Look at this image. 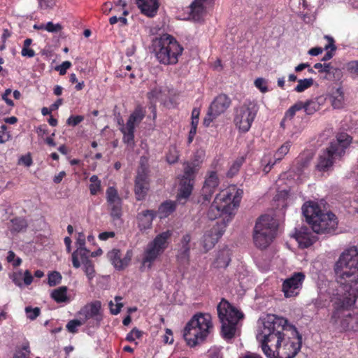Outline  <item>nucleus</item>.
<instances>
[{
    "label": "nucleus",
    "mask_w": 358,
    "mask_h": 358,
    "mask_svg": "<svg viewBox=\"0 0 358 358\" xmlns=\"http://www.w3.org/2000/svg\"><path fill=\"white\" fill-rule=\"evenodd\" d=\"M339 292H350L358 285V249L353 246L345 250L334 264Z\"/></svg>",
    "instance_id": "1"
},
{
    "label": "nucleus",
    "mask_w": 358,
    "mask_h": 358,
    "mask_svg": "<svg viewBox=\"0 0 358 358\" xmlns=\"http://www.w3.org/2000/svg\"><path fill=\"white\" fill-rule=\"evenodd\" d=\"M291 332L271 345L262 346V351L268 358H294L302 345L301 335L295 327H290Z\"/></svg>",
    "instance_id": "2"
},
{
    "label": "nucleus",
    "mask_w": 358,
    "mask_h": 358,
    "mask_svg": "<svg viewBox=\"0 0 358 358\" xmlns=\"http://www.w3.org/2000/svg\"><path fill=\"white\" fill-rule=\"evenodd\" d=\"M302 213L312 230L316 234H329L334 231L337 220L332 213H324L318 205L308 202L303 205Z\"/></svg>",
    "instance_id": "3"
},
{
    "label": "nucleus",
    "mask_w": 358,
    "mask_h": 358,
    "mask_svg": "<svg viewBox=\"0 0 358 358\" xmlns=\"http://www.w3.org/2000/svg\"><path fill=\"white\" fill-rule=\"evenodd\" d=\"M212 328V317L210 314L196 313L186 324L183 337L189 346L194 347L206 339Z\"/></svg>",
    "instance_id": "4"
},
{
    "label": "nucleus",
    "mask_w": 358,
    "mask_h": 358,
    "mask_svg": "<svg viewBox=\"0 0 358 358\" xmlns=\"http://www.w3.org/2000/svg\"><path fill=\"white\" fill-rule=\"evenodd\" d=\"M152 51L159 63L164 65L176 64L183 48L169 34H163L152 40Z\"/></svg>",
    "instance_id": "5"
},
{
    "label": "nucleus",
    "mask_w": 358,
    "mask_h": 358,
    "mask_svg": "<svg viewBox=\"0 0 358 358\" xmlns=\"http://www.w3.org/2000/svg\"><path fill=\"white\" fill-rule=\"evenodd\" d=\"M351 141L352 138L348 134H339L336 139L320 153L316 169L319 171H328L337 160L341 159Z\"/></svg>",
    "instance_id": "6"
},
{
    "label": "nucleus",
    "mask_w": 358,
    "mask_h": 358,
    "mask_svg": "<svg viewBox=\"0 0 358 358\" xmlns=\"http://www.w3.org/2000/svg\"><path fill=\"white\" fill-rule=\"evenodd\" d=\"M290 327L287 324V320L283 317L275 315H268L263 322V328L257 338L261 340V347L266 345H271L286 334L291 332Z\"/></svg>",
    "instance_id": "7"
},
{
    "label": "nucleus",
    "mask_w": 358,
    "mask_h": 358,
    "mask_svg": "<svg viewBox=\"0 0 358 358\" xmlns=\"http://www.w3.org/2000/svg\"><path fill=\"white\" fill-rule=\"evenodd\" d=\"M217 310L222 324V335L224 339H231L236 334L238 323L243 317V314L225 299L219 303Z\"/></svg>",
    "instance_id": "8"
},
{
    "label": "nucleus",
    "mask_w": 358,
    "mask_h": 358,
    "mask_svg": "<svg viewBox=\"0 0 358 358\" xmlns=\"http://www.w3.org/2000/svg\"><path fill=\"white\" fill-rule=\"evenodd\" d=\"M204 152L196 151L192 162L184 164L183 174L180 177L177 199L180 202H185L192 194L194 185L196 174L199 171V165L203 161Z\"/></svg>",
    "instance_id": "9"
},
{
    "label": "nucleus",
    "mask_w": 358,
    "mask_h": 358,
    "mask_svg": "<svg viewBox=\"0 0 358 358\" xmlns=\"http://www.w3.org/2000/svg\"><path fill=\"white\" fill-rule=\"evenodd\" d=\"M331 320L341 331H358V313L337 299L334 303Z\"/></svg>",
    "instance_id": "10"
},
{
    "label": "nucleus",
    "mask_w": 358,
    "mask_h": 358,
    "mask_svg": "<svg viewBox=\"0 0 358 358\" xmlns=\"http://www.w3.org/2000/svg\"><path fill=\"white\" fill-rule=\"evenodd\" d=\"M278 224L268 215L261 216L254 228L253 239L255 245L260 249L266 248L275 238Z\"/></svg>",
    "instance_id": "11"
},
{
    "label": "nucleus",
    "mask_w": 358,
    "mask_h": 358,
    "mask_svg": "<svg viewBox=\"0 0 358 358\" xmlns=\"http://www.w3.org/2000/svg\"><path fill=\"white\" fill-rule=\"evenodd\" d=\"M172 235L170 230L158 234L150 242L145 249L142 260L143 266L151 268L152 263L159 257L168 246V240Z\"/></svg>",
    "instance_id": "12"
},
{
    "label": "nucleus",
    "mask_w": 358,
    "mask_h": 358,
    "mask_svg": "<svg viewBox=\"0 0 358 358\" xmlns=\"http://www.w3.org/2000/svg\"><path fill=\"white\" fill-rule=\"evenodd\" d=\"M257 113V105L252 101H246L234 111L235 125L243 132H247Z\"/></svg>",
    "instance_id": "13"
},
{
    "label": "nucleus",
    "mask_w": 358,
    "mask_h": 358,
    "mask_svg": "<svg viewBox=\"0 0 358 358\" xmlns=\"http://www.w3.org/2000/svg\"><path fill=\"white\" fill-rule=\"evenodd\" d=\"M145 116V110L140 106H138L133 113L129 115L126 124H122L120 129L123 134L122 141L128 146H134V131Z\"/></svg>",
    "instance_id": "14"
},
{
    "label": "nucleus",
    "mask_w": 358,
    "mask_h": 358,
    "mask_svg": "<svg viewBox=\"0 0 358 358\" xmlns=\"http://www.w3.org/2000/svg\"><path fill=\"white\" fill-rule=\"evenodd\" d=\"M101 308V302L98 301L87 303L78 313L80 320L83 322V324H85L87 323L90 320L92 319L93 322L90 321L88 325L90 327H99L103 320Z\"/></svg>",
    "instance_id": "15"
},
{
    "label": "nucleus",
    "mask_w": 358,
    "mask_h": 358,
    "mask_svg": "<svg viewBox=\"0 0 358 358\" xmlns=\"http://www.w3.org/2000/svg\"><path fill=\"white\" fill-rule=\"evenodd\" d=\"M231 99L226 94L218 95L210 105L203 124L208 127L210 123L229 107Z\"/></svg>",
    "instance_id": "16"
},
{
    "label": "nucleus",
    "mask_w": 358,
    "mask_h": 358,
    "mask_svg": "<svg viewBox=\"0 0 358 358\" xmlns=\"http://www.w3.org/2000/svg\"><path fill=\"white\" fill-rule=\"evenodd\" d=\"M145 157H141V166L138 168L135 180L134 192L138 201L145 199L149 189L148 171L143 164Z\"/></svg>",
    "instance_id": "17"
},
{
    "label": "nucleus",
    "mask_w": 358,
    "mask_h": 358,
    "mask_svg": "<svg viewBox=\"0 0 358 358\" xmlns=\"http://www.w3.org/2000/svg\"><path fill=\"white\" fill-rule=\"evenodd\" d=\"M219 183L217 173L215 171L208 172L201 190V196L198 202L202 205L209 203L213 194L217 190Z\"/></svg>",
    "instance_id": "18"
},
{
    "label": "nucleus",
    "mask_w": 358,
    "mask_h": 358,
    "mask_svg": "<svg viewBox=\"0 0 358 358\" xmlns=\"http://www.w3.org/2000/svg\"><path fill=\"white\" fill-rule=\"evenodd\" d=\"M305 279L302 272L294 273L290 278L286 279L282 284V292L285 297H292L299 294Z\"/></svg>",
    "instance_id": "19"
},
{
    "label": "nucleus",
    "mask_w": 358,
    "mask_h": 358,
    "mask_svg": "<svg viewBox=\"0 0 358 358\" xmlns=\"http://www.w3.org/2000/svg\"><path fill=\"white\" fill-rule=\"evenodd\" d=\"M107 257L113 266L120 271L124 269L129 265L132 257V252L128 250L122 258L120 250L113 249L108 252Z\"/></svg>",
    "instance_id": "20"
},
{
    "label": "nucleus",
    "mask_w": 358,
    "mask_h": 358,
    "mask_svg": "<svg viewBox=\"0 0 358 358\" xmlns=\"http://www.w3.org/2000/svg\"><path fill=\"white\" fill-rule=\"evenodd\" d=\"M294 237L301 248H308L317 240L316 236L307 226H302L299 229H296Z\"/></svg>",
    "instance_id": "21"
},
{
    "label": "nucleus",
    "mask_w": 358,
    "mask_h": 358,
    "mask_svg": "<svg viewBox=\"0 0 358 358\" xmlns=\"http://www.w3.org/2000/svg\"><path fill=\"white\" fill-rule=\"evenodd\" d=\"M191 236L189 234H185L179 244V249L177 255V259L180 264L187 265L189 262Z\"/></svg>",
    "instance_id": "22"
},
{
    "label": "nucleus",
    "mask_w": 358,
    "mask_h": 358,
    "mask_svg": "<svg viewBox=\"0 0 358 358\" xmlns=\"http://www.w3.org/2000/svg\"><path fill=\"white\" fill-rule=\"evenodd\" d=\"M223 231L220 229L218 225L213 226L203 235V247L206 251H208L214 247L218 239L222 236Z\"/></svg>",
    "instance_id": "23"
},
{
    "label": "nucleus",
    "mask_w": 358,
    "mask_h": 358,
    "mask_svg": "<svg viewBox=\"0 0 358 358\" xmlns=\"http://www.w3.org/2000/svg\"><path fill=\"white\" fill-rule=\"evenodd\" d=\"M338 296L336 298L345 305L352 308L355 306L358 308V285L352 288L350 292H343L338 294Z\"/></svg>",
    "instance_id": "24"
},
{
    "label": "nucleus",
    "mask_w": 358,
    "mask_h": 358,
    "mask_svg": "<svg viewBox=\"0 0 358 358\" xmlns=\"http://www.w3.org/2000/svg\"><path fill=\"white\" fill-rule=\"evenodd\" d=\"M141 13L148 17L155 16L159 8L158 0H136Z\"/></svg>",
    "instance_id": "25"
},
{
    "label": "nucleus",
    "mask_w": 358,
    "mask_h": 358,
    "mask_svg": "<svg viewBox=\"0 0 358 358\" xmlns=\"http://www.w3.org/2000/svg\"><path fill=\"white\" fill-rule=\"evenodd\" d=\"M156 216V213L152 210H145L137 215L138 227L141 230L151 227L152 221Z\"/></svg>",
    "instance_id": "26"
},
{
    "label": "nucleus",
    "mask_w": 358,
    "mask_h": 358,
    "mask_svg": "<svg viewBox=\"0 0 358 358\" xmlns=\"http://www.w3.org/2000/svg\"><path fill=\"white\" fill-rule=\"evenodd\" d=\"M231 262V252L228 248L220 250L216 259V266L219 268H226Z\"/></svg>",
    "instance_id": "27"
},
{
    "label": "nucleus",
    "mask_w": 358,
    "mask_h": 358,
    "mask_svg": "<svg viewBox=\"0 0 358 358\" xmlns=\"http://www.w3.org/2000/svg\"><path fill=\"white\" fill-rule=\"evenodd\" d=\"M331 104L334 108L340 109L344 106V94L342 87H338L332 92Z\"/></svg>",
    "instance_id": "28"
},
{
    "label": "nucleus",
    "mask_w": 358,
    "mask_h": 358,
    "mask_svg": "<svg viewBox=\"0 0 358 358\" xmlns=\"http://www.w3.org/2000/svg\"><path fill=\"white\" fill-rule=\"evenodd\" d=\"M191 15L195 21H199L206 13V8L203 4L193 1L190 6Z\"/></svg>",
    "instance_id": "29"
},
{
    "label": "nucleus",
    "mask_w": 358,
    "mask_h": 358,
    "mask_svg": "<svg viewBox=\"0 0 358 358\" xmlns=\"http://www.w3.org/2000/svg\"><path fill=\"white\" fill-rule=\"evenodd\" d=\"M176 209V203L173 201H166L160 205L158 214L160 218L168 217Z\"/></svg>",
    "instance_id": "30"
},
{
    "label": "nucleus",
    "mask_w": 358,
    "mask_h": 358,
    "mask_svg": "<svg viewBox=\"0 0 358 358\" xmlns=\"http://www.w3.org/2000/svg\"><path fill=\"white\" fill-rule=\"evenodd\" d=\"M66 292V287H59L52 292L51 296L57 303L65 302L68 300Z\"/></svg>",
    "instance_id": "31"
},
{
    "label": "nucleus",
    "mask_w": 358,
    "mask_h": 358,
    "mask_svg": "<svg viewBox=\"0 0 358 358\" xmlns=\"http://www.w3.org/2000/svg\"><path fill=\"white\" fill-rule=\"evenodd\" d=\"M106 194L108 205L122 202V199L120 197L117 190L114 187H108Z\"/></svg>",
    "instance_id": "32"
},
{
    "label": "nucleus",
    "mask_w": 358,
    "mask_h": 358,
    "mask_svg": "<svg viewBox=\"0 0 358 358\" xmlns=\"http://www.w3.org/2000/svg\"><path fill=\"white\" fill-rule=\"evenodd\" d=\"M303 108L308 115H313L320 108V104L317 99H311L302 102Z\"/></svg>",
    "instance_id": "33"
},
{
    "label": "nucleus",
    "mask_w": 358,
    "mask_h": 358,
    "mask_svg": "<svg viewBox=\"0 0 358 358\" xmlns=\"http://www.w3.org/2000/svg\"><path fill=\"white\" fill-rule=\"evenodd\" d=\"M110 215L113 220L120 219L122 215V202L108 204Z\"/></svg>",
    "instance_id": "34"
},
{
    "label": "nucleus",
    "mask_w": 358,
    "mask_h": 358,
    "mask_svg": "<svg viewBox=\"0 0 358 358\" xmlns=\"http://www.w3.org/2000/svg\"><path fill=\"white\" fill-rule=\"evenodd\" d=\"M314 68L318 69L320 73H326L328 74H336L340 72V70L331 66V63H316L314 65Z\"/></svg>",
    "instance_id": "35"
},
{
    "label": "nucleus",
    "mask_w": 358,
    "mask_h": 358,
    "mask_svg": "<svg viewBox=\"0 0 358 358\" xmlns=\"http://www.w3.org/2000/svg\"><path fill=\"white\" fill-rule=\"evenodd\" d=\"M27 227V222L24 219L20 217H16L11 220V231L20 232Z\"/></svg>",
    "instance_id": "36"
},
{
    "label": "nucleus",
    "mask_w": 358,
    "mask_h": 358,
    "mask_svg": "<svg viewBox=\"0 0 358 358\" xmlns=\"http://www.w3.org/2000/svg\"><path fill=\"white\" fill-rule=\"evenodd\" d=\"M290 147V141H287L283 145H282L274 155L275 162L280 161L284 157V156L288 153Z\"/></svg>",
    "instance_id": "37"
},
{
    "label": "nucleus",
    "mask_w": 358,
    "mask_h": 358,
    "mask_svg": "<svg viewBox=\"0 0 358 358\" xmlns=\"http://www.w3.org/2000/svg\"><path fill=\"white\" fill-rule=\"evenodd\" d=\"M314 80L313 78L300 79L298 80V85L295 87V91L297 92H302L306 89L310 87L313 85Z\"/></svg>",
    "instance_id": "38"
},
{
    "label": "nucleus",
    "mask_w": 358,
    "mask_h": 358,
    "mask_svg": "<svg viewBox=\"0 0 358 358\" xmlns=\"http://www.w3.org/2000/svg\"><path fill=\"white\" fill-rule=\"evenodd\" d=\"M83 264V270L89 280H91L95 275L94 266L91 260L82 263Z\"/></svg>",
    "instance_id": "39"
},
{
    "label": "nucleus",
    "mask_w": 358,
    "mask_h": 358,
    "mask_svg": "<svg viewBox=\"0 0 358 358\" xmlns=\"http://www.w3.org/2000/svg\"><path fill=\"white\" fill-rule=\"evenodd\" d=\"M345 69L354 78L358 77V60H352L346 63Z\"/></svg>",
    "instance_id": "40"
},
{
    "label": "nucleus",
    "mask_w": 358,
    "mask_h": 358,
    "mask_svg": "<svg viewBox=\"0 0 358 358\" xmlns=\"http://www.w3.org/2000/svg\"><path fill=\"white\" fill-rule=\"evenodd\" d=\"M83 324V322L80 321V319H75L70 320L66 326V328L68 330L69 332L71 334H76L78 332V327H80Z\"/></svg>",
    "instance_id": "41"
},
{
    "label": "nucleus",
    "mask_w": 358,
    "mask_h": 358,
    "mask_svg": "<svg viewBox=\"0 0 358 358\" xmlns=\"http://www.w3.org/2000/svg\"><path fill=\"white\" fill-rule=\"evenodd\" d=\"M302 101H298L292 106H291L285 113V118L292 119L296 111L303 109Z\"/></svg>",
    "instance_id": "42"
},
{
    "label": "nucleus",
    "mask_w": 358,
    "mask_h": 358,
    "mask_svg": "<svg viewBox=\"0 0 358 358\" xmlns=\"http://www.w3.org/2000/svg\"><path fill=\"white\" fill-rule=\"evenodd\" d=\"M62 275L57 271H53L48 275V284L50 287L57 285L61 282Z\"/></svg>",
    "instance_id": "43"
},
{
    "label": "nucleus",
    "mask_w": 358,
    "mask_h": 358,
    "mask_svg": "<svg viewBox=\"0 0 358 358\" xmlns=\"http://www.w3.org/2000/svg\"><path fill=\"white\" fill-rule=\"evenodd\" d=\"M220 207L215 203H213L208 211V217L211 220H214L220 215Z\"/></svg>",
    "instance_id": "44"
},
{
    "label": "nucleus",
    "mask_w": 358,
    "mask_h": 358,
    "mask_svg": "<svg viewBox=\"0 0 358 358\" xmlns=\"http://www.w3.org/2000/svg\"><path fill=\"white\" fill-rule=\"evenodd\" d=\"M73 252L77 253V256L80 258L82 263L90 260L88 256L90 251L85 247L78 248Z\"/></svg>",
    "instance_id": "45"
},
{
    "label": "nucleus",
    "mask_w": 358,
    "mask_h": 358,
    "mask_svg": "<svg viewBox=\"0 0 358 358\" xmlns=\"http://www.w3.org/2000/svg\"><path fill=\"white\" fill-rule=\"evenodd\" d=\"M25 312L27 313V317L29 319L34 320L40 315L41 310L38 307L32 308L30 306H27L25 308Z\"/></svg>",
    "instance_id": "46"
},
{
    "label": "nucleus",
    "mask_w": 358,
    "mask_h": 358,
    "mask_svg": "<svg viewBox=\"0 0 358 358\" xmlns=\"http://www.w3.org/2000/svg\"><path fill=\"white\" fill-rule=\"evenodd\" d=\"M62 29V26L59 23L54 24L52 22H48L45 24V30L51 33H57Z\"/></svg>",
    "instance_id": "47"
},
{
    "label": "nucleus",
    "mask_w": 358,
    "mask_h": 358,
    "mask_svg": "<svg viewBox=\"0 0 358 358\" xmlns=\"http://www.w3.org/2000/svg\"><path fill=\"white\" fill-rule=\"evenodd\" d=\"M141 336L142 332L138 329L134 328L127 335L126 340L129 342H133L136 338H141Z\"/></svg>",
    "instance_id": "48"
},
{
    "label": "nucleus",
    "mask_w": 358,
    "mask_h": 358,
    "mask_svg": "<svg viewBox=\"0 0 358 358\" xmlns=\"http://www.w3.org/2000/svg\"><path fill=\"white\" fill-rule=\"evenodd\" d=\"M255 85L257 88H258L262 92L265 93L268 91V87L266 86V82L265 79L262 78H258L255 80Z\"/></svg>",
    "instance_id": "49"
},
{
    "label": "nucleus",
    "mask_w": 358,
    "mask_h": 358,
    "mask_svg": "<svg viewBox=\"0 0 358 358\" xmlns=\"http://www.w3.org/2000/svg\"><path fill=\"white\" fill-rule=\"evenodd\" d=\"M15 254L14 253V252H13L12 250H10L8 252V256H7V261L8 262H12L13 263V266L16 267V266H18L21 264L22 263V259L20 258H17L16 259H15Z\"/></svg>",
    "instance_id": "50"
},
{
    "label": "nucleus",
    "mask_w": 358,
    "mask_h": 358,
    "mask_svg": "<svg viewBox=\"0 0 358 358\" xmlns=\"http://www.w3.org/2000/svg\"><path fill=\"white\" fill-rule=\"evenodd\" d=\"M71 66V63L69 61L63 62L60 65L55 67V70L59 72V74L63 76L66 74L67 69Z\"/></svg>",
    "instance_id": "51"
},
{
    "label": "nucleus",
    "mask_w": 358,
    "mask_h": 358,
    "mask_svg": "<svg viewBox=\"0 0 358 358\" xmlns=\"http://www.w3.org/2000/svg\"><path fill=\"white\" fill-rule=\"evenodd\" d=\"M122 298L119 296H116L115 297V301L116 302L115 308H111V314L113 315H117L120 310L121 308L123 307V303L121 302Z\"/></svg>",
    "instance_id": "52"
},
{
    "label": "nucleus",
    "mask_w": 358,
    "mask_h": 358,
    "mask_svg": "<svg viewBox=\"0 0 358 358\" xmlns=\"http://www.w3.org/2000/svg\"><path fill=\"white\" fill-rule=\"evenodd\" d=\"M161 94V89L155 87L148 94V96L151 100V101H155L157 99L160 98Z\"/></svg>",
    "instance_id": "53"
},
{
    "label": "nucleus",
    "mask_w": 358,
    "mask_h": 358,
    "mask_svg": "<svg viewBox=\"0 0 358 358\" xmlns=\"http://www.w3.org/2000/svg\"><path fill=\"white\" fill-rule=\"evenodd\" d=\"M83 120H84V117L82 115H76V116L72 115V116H70L67 119L66 123L69 125L75 127V126L78 125L79 123H80Z\"/></svg>",
    "instance_id": "54"
},
{
    "label": "nucleus",
    "mask_w": 358,
    "mask_h": 358,
    "mask_svg": "<svg viewBox=\"0 0 358 358\" xmlns=\"http://www.w3.org/2000/svg\"><path fill=\"white\" fill-rule=\"evenodd\" d=\"M178 159V155L175 148L173 150H170L169 153L166 156V160L169 164H174Z\"/></svg>",
    "instance_id": "55"
},
{
    "label": "nucleus",
    "mask_w": 358,
    "mask_h": 358,
    "mask_svg": "<svg viewBox=\"0 0 358 358\" xmlns=\"http://www.w3.org/2000/svg\"><path fill=\"white\" fill-rule=\"evenodd\" d=\"M55 3V0H39V6L43 9L52 8Z\"/></svg>",
    "instance_id": "56"
},
{
    "label": "nucleus",
    "mask_w": 358,
    "mask_h": 358,
    "mask_svg": "<svg viewBox=\"0 0 358 358\" xmlns=\"http://www.w3.org/2000/svg\"><path fill=\"white\" fill-rule=\"evenodd\" d=\"M19 163H22L27 167H29L32 164V159L29 155H22L19 159Z\"/></svg>",
    "instance_id": "57"
},
{
    "label": "nucleus",
    "mask_w": 358,
    "mask_h": 358,
    "mask_svg": "<svg viewBox=\"0 0 358 358\" xmlns=\"http://www.w3.org/2000/svg\"><path fill=\"white\" fill-rule=\"evenodd\" d=\"M242 164V161H236L234 163V164L230 168V170L229 171L228 175L233 176L236 173L238 172L241 165Z\"/></svg>",
    "instance_id": "58"
},
{
    "label": "nucleus",
    "mask_w": 358,
    "mask_h": 358,
    "mask_svg": "<svg viewBox=\"0 0 358 358\" xmlns=\"http://www.w3.org/2000/svg\"><path fill=\"white\" fill-rule=\"evenodd\" d=\"M100 187H101V182H95V183H91L90 185V193L92 195L96 194L97 192L100 190Z\"/></svg>",
    "instance_id": "59"
},
{
    "label": "nucleus",
    "mask_w": 358,
    "mask_h": 358,
    "mask_svg": "<svg viewBox=\"0 0 358 358\" xmlns=\"http://www.w3.org/2000/svg\"><path fill=\"white\" fill-rule=\"evenodd\" d=\"M33 281V277L29 270H26L24 273V282L27 285H29Z\"/></svg>",
    "instance_id": "60"
},
{
    "label": "nucleus",
    "mask_w": 358,
    "mask_h": 358,
    "mask_svg": "<svg viewBox=\"0 0 358 358\" xmlns=\"http://www.w3.org/2000/svg\"><path fill=\"white\" fill-rule=\"evenodd\" d=\"M115 236V233L113 231H105L102 232L99 235V238L100 240L106 241L109 238H113Z\"/></svg>",
    "instance_id": "61"
},
{
    "label": "nucleus",
    "mask_w": 358,
    "mask_h": 358,
    "mask_svg": "<svg viewBox=\"0 0 358 358\" xmlns=\"http://www.w3.org/2000/svg\"><path fill=\"white\" fill-rule=\"evenodd\" d=\"M21 53L22 56L28 57H33L35 55L34 51L28 48H23Z\"/></svg>",
    "instance_id": "62"
},
{
    "label": "nucleus",
    "mask_w": 358,
    "mask_h": 358,
    "mask_svg": "<svg viewBox=\"0 0 358 358\" xmlns=\"http://www.w3.org/2000/svg\"><path fill=\"white\" fill-rule=\"evenodd\" d=\"M76 243L79 245L78 248L85 247V238L83 233H80Z\"/></svg>",
    "instance_id": "63"
},
{
    "label": "nucleus",
    "mask_w": 358,
    "mask_h": 358,
    "mask_svg": "<svg viewBox=\"0 0 358 358\" xmlns=\"http://www.w3.org/2000/svg\"><path fill=\"white\" fill-rule=\"evenodd\" d=\"M240 358H262V357L258 354L248 352Z\"/></svg>",
    "instance_id": "64"
}]
</instances>
